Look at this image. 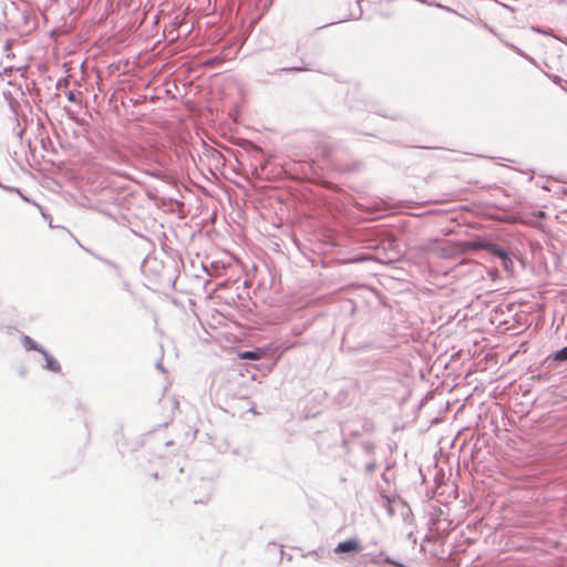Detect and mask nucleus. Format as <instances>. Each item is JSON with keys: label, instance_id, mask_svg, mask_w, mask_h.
<instances>
[{"label": "nucleus", "instance_id": "nucleus-8", "mask_svg": "<svg viewBox=\"0 0 567 567\" xmlns=\"http://www.w3.org/2000/svg\"><path fill=\"white\" fill-rule=\"evenodd\" d=\"M516 52H517L518 54H520L522 56H524L525 59H527L528 61H530L532 63H534V59H533V58L527 56L526 54H524L519 49H516Z\"/></svg>", "mask_w": 567, "mask_h": 567}, {"label": "nucleus", "instance_id": "nucleus-11", "mask_svg": "<svg viewBox=\"0 0 567 567\" xmlns=\"http://www.w3.org/2000/svg\"><path fill=\"white\" fill-rule=\"evenodd\" d=\"M559 80H560V79H559L557 75L553 76V81H554L555 83H558V81H559Z\"/></svg>", "mask_w": 567, "mask_h": 567}, {"label": "nucleus", "instance_id": "nucleus-4", "mask_svg": "<svg viewBox=\"0 0 567 567\" xmlns=\"http://www.w3.org/2000/svg\"><path fill=\"white\" fill-rule=\"evenodd\" d=\"M509 175H517L519 176V173L512 169L507 165H501L498 164V178H509Z\"/></svg>", "mask_w": 567, "mask_h": 567}, {"label": "nucleus", "instance_id": "nucleus-3", "mask_svg": "<svg viewBox=\"0 0 567 567\" xmlns=\"http://www.w3.org/2000/svg\"><path fill=\"white\" fill-rule=\"evenodd\" d=\"M546 361L551 364V362H564L567 361V346L563 347L561 349L553 352L549 354L546 359Z\"/></svg>", "mask_w": 567, "mask_h": 567}, {"label": "nucleus", "instance_id": "nucleus-2", "mask_svg": "<svg viewBox=\"0 0 567 567\" xmlns=\"http://www.w3.org/2000/svg\"><path fill=\"white\" fill-rule=\"evenodd\" d=\"M362 550L361 542L358 538H350L344 542L339 543L333 553L337 555L340 554H359Z\"/></svg>", "mask_w": 567, "mask_h": 567}, {"label": "nucleus", "instance_id": "nucleus-5", "mask_svg": "<svg viewBox=\"0 0 567 567\" xmlns=\"http://www.w3.org/2000/svg\"><path fill=\"white\" fill-rule=\"evenodd\" d=\"M238 357L243 360H260L262 353L259 351H241L238 353Z\"/></svg>", "mask_w": 567, "mask_h": 567}, {"label": "nucleus", "instance_id": "nucleus-9", "mask_svg": "<svg viewBox=\"0 0 567 567\" xmlns=\"http://www.w3.org/2000/svg\"><path fill=\"white\" fill-rule=\"evenodd\" d=\"M532 29H533V31H535V32H537V33H542V34H549V32L544 31V30H542V29H540V28H538V27H537V28H536V27H533Z\"/></svg>", "mask_w": 567, "mask_h": 567}, {"label": "nucleus", "instance_id": "nucleus-7", "mask_svg": "<svg viewBox=\"0 0 567 567\" xmlns=\"http://www.w3.org/2000/svg\"><path fill=\"white\" fill-rule=\"evenodd\" d=\"M47 363H48V368L53 371V372H59L60 371V364L58 361L53 360V359H49L47 360Z\"/></svg>", "mask_w": 567, "mask_h": 567}, {"label": "nucleus", "instance_id": "nucleus-10", "mask_svg": "<svg viewBox=\"0 0 567 567\" xmlns=\"http://www.w3.org/2000/svg\"><path fill=\"white\" fill-rule=\"evenodd\" d=\"M25 343L29 344L31 349H34L33 341L29 337H25Z\"/></svg>", "mask_w": 567, "mask_h": 567}, {"label": "nucleus", "instance_id": "nucleus-1", "mask_svg": "<svg viewBox=\"0 0 567 567\" xmlns=\"http://www.w3.org/2000/svg\"><path fill=\"white\" fill-rule=\"evenodd\" d=\"M524 245L516 243L508 247L498 246V260L507 278L515 277L524 269Z\"/></svg>", "mask_w": 567, "mask_h": 567}, {"label": "nucleus", "instance_id": "nucleus-6", "mask_svg": "<svg viewBox=\"0 0 567 567\" xmlns=\"http://www.w3.org/2000/svg\"><path fill=\"white\" fill-rule=\"evenodd\" d=\"M545 217V213L543 210H537L536 213L532 214L530 220L528 223L533 224L534 226H540L542 219Z\"/></svg>", "mask_w": 567, "mask_h": 567}]
</instances>
